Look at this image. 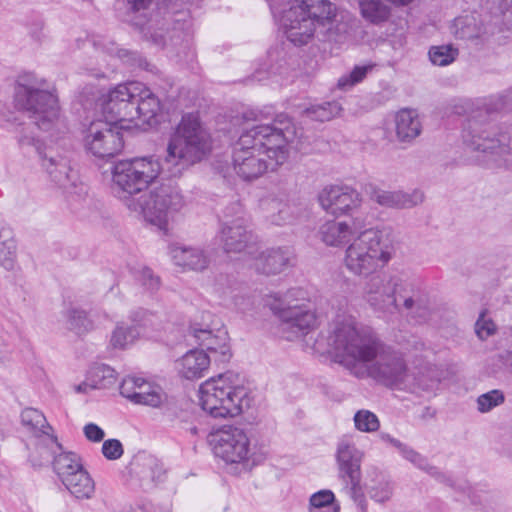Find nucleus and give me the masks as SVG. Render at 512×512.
Segmentation results:
<instances>
[{"mask_svg": "<svg viewBox=\"0 0 512 512\" xmlns=\"http://www.w3.org/2000/svg\"><path fill=\"white\" fill-rule=\"evenodd\" d=\"M219 241L227 253H241L255 243L242 205L233 202L223 210Z\"/></svg>", "mask_w": 512, "mask_h": 512, "instance_id": "nucleus-13", "label": "nucleus"}, {"mask_svg": "<svg viewBox=\"0 0 512 512\" xmlns=\"http://www.w3.org/2000/svg\"><path fill=\"white\" fill-rule=\"evenodd\" d=\"M354 426L363 432H375L380 427L376 414L369 410H359L354 414Z\"/></svg>", "mask_w": 512, "mask_h": 512, "instance_id": "nucleus-44", "label": "nucleus"}, {"mask_svg": "<svg viewBox=\"0 0 512 512\" xmlns=\"http://www.w3.org/2000/svg\"><path fill=\"white\" fill-rule=\"evenodd\" d=\"M493 14H504L512 7V0H487Z\"/></svg>", "mask_w": 512, "mask_h": 512, "instance_id": "nucleus-50", "label": "nucleus"}, {"mask_svg": "<svg viewBox=\"0 0 512 512\" xmlns=\"http://www.w3.org/2000/svg\"><path fill=\"white\" fill-rule=\"evenodd\" d=\"M102 453L109 460L119 459L123 455V446L117 439H109L104 441L102 445Z\"/></svg>", "mask_w": 512, "mask_h": 512, "instance_id": "nucleus-47", "label": "nucleus"}, {"mask_svg": "<svg viewBox=\"0 0 512 512\" xmlns=\"http://www.w3.org/2000/svg\"><path fill=\"white\" fill-rule=\"evenodd\" d=\"M365 375L386 387L411 393L432 391L438 384V379L434 377L417 378L410 375L402 354L390 346L378 360L367 365Z\"/></svg>", "mask_w": 512, "mask_h": 512, "instance_id": "nucleus-10", "label": "nucleus"}, {"mask_svg": "<svg viewBox=\"0 0 512 512\" xmlns=\"http://www.w3.org/2000/svg\"><path fill=\"white\" fill-rule=\"evenodd\" d=\"M67 324L69 329L77 334L88 332L95 327L91 317L85 311L79 309H70L67 312Z\"/></svg>", "mask_w": 512, "mask_h": 512, "instance_id": "nucleus-41", "label": "nucleus"}, {"mask_svg": "<svg viewBox=\"0 0 512 512\" xmlns=\"http://www.w3.org/2000/svg\"><path fill=\"white\" fill-rule=\"evenodd\" d=\"M342 110L338 102H325L319 105H312L305 109L304 113L312 120L329 121L340 114Z\"/></svg>", "mask_w": 512, "mask_h": 512, "instance_id": "nucleus-39", "label": "nucleus"}, {"mask_svg": "<svg viewBox=\"0 0 512 512\" xmlns=\"http://www.w3.org/2000/svg\"><path fill=\"white\" fill-rule=\"evenodd\" d=\"M120 393L136 404L154 408L160 407L166 401V394L161 387L135 376H128L122 380Z\"/></svg>", "mask_w": 512, "mask_h": 512, "instance_id": "nucleus-19", "label": "nucleus"}, {"mask_svg": "<svg viewBox=\"0 0 512 512\" xmlns=\"http://www.w3.org/2000/svg\"><path fill=\"white\" fill-rule=\"evenodd\" d=\"M138 93L135 97L134 108L137 114L135 120L150 124L160 111V102L155 94L143 83L139 82Z\"/></svg>", "mask_w": 512, "mask_h": 512, "instance_id": "nucleus-29", "label": "nucleus"}, {"mask_svg": "<svg viewBox=\"0 0 512 512\" xmlns=\"http://www.w3.org/2000/svg\"><path fill=\"white\" fill-rule=\"evenodd\" d=\"M21 423L28 433L40 439L44 446L39 445L35 453L30 456L34 466H43L51 460V454L60 450L61 445L53 434V428L49 425L44 414L35 408H25L21 413Z\"/></svg>", "mask_w": 512, "mask_h": 512, "instance_id": "nucleus-15", "label": "nucleus"}, {"mask_svg": "<svg viewBox=\"0 0 512 512\" xmlns=\"http://www.w3.org/2000/svg\"><path fill=\"white\" fill-rule=\"evenodd\" d=\"M211 149L210 136L198 117L187 114L182 117L172 135L165 156V163L173 175L200 162Z\"/></svg>", "mask_w": 512, "mask_h": 512, "instance_id": "nucleus-8", "label": "nucleus"}, {"mask_svg": "<svg viewBox=\"0 0 512 512\" xmlns=\"http://www.w3.org/2000/svg\"><path fill=\"white\" fill-rule=\"evenodd\" d=\"M244 118L247 120H255V121L258 120V118L254 112L244 114Z\"/></svg>", "mask_w": 512, "mask_h": 512, "instance_id": "nucleus-59", "label": "nucleus"}, {"mask_svg": "<svg viewBox=\"0 0 512 512\" xmlns=\"http://www.w3.org/2000/svg\"><path fill=\"white\" fill-rule=\"evenodd\" d=\"M14 101L16 107L27 112L34 124L51 139L60 138L68 131L56 89L45 78L33 72L20 74Z\"/></svg>", "mask_w": 512, "mask_h": 512, "instance_id": "nucleus-5", "label": "nucleus"}, {"mask_svg": "<svg viewBox=\"0 0 512 512\" xmlns=\"http://www.w3.org/2000/svg\"><path fill=\"white\" fill-rule=\"evenodd\" d=\"M345 263H346L347 268H349V269H350V268H351V266H350V262H349L348 257L345 259Z\"/></svg>", "mask_w": 512, "mask_h": 512, "instance_id": "nucleus-62", "label": "nucleus"}, {"mask_svg": "<svg viewBox=\"0 0 512 512\" xmlns=\"http://www.w3.org/2000/svg\"><path fill=\"white\" fill-rule=\"evenodd\" d=\"M458 55V48L451 44L432 46L428 51L430 61L436 66H447L453 63Z\"/></svg>", "mask_w": 512, "mask_h": 512, "instance_id": "nucleus-40", "label": "nucleus"}, {"mask_svg": "<svg viewBox=\"0 0 512 512\" xmlns=\"http://www.w3.org/2000/svg\"><path fill=\"white\" fill-rule=\"evenodd\" d=\"M199 403L213 418H234L250 408L251 398L239 375L228 371L200 385Z\"/></svg>", "mask_w": 512, "mask_h": 512, "instance_id": "nucleus-6", "label": "nucleus"}, {"mask_svg": "<svg viewBox=\"0 0 512 512\" xmlns=\"http://www.w3.org/2000/svg\"><path fill=\"white\" fill-rule=\"evenodd\" d=\"M338 86L340 88H344L346 86H352V73L347 78H342L338 82Z\"/></svg>", "mask_w": 512, "mask_h": 512, "instance_id": "nucleus-58", "label": "nucleus"}, {"mask_svg": "<svg viewBox=\"0 0 512 512\" xmlns=\"http://www.w3.org/2000/svg\"><path fill=\"white\" fill-rule=\"evenodd\" d=\"M135 512H170V509L168 507L156 506L151 502H146L138 506Z\"/></svg>", "mask_w": 512, "mask_h": 512, "instance_id": "nucleus-51", "label": "nucleus"}, {"mask_svg": "<svg viewBox=\"0 0 512 512\" xmlns=\"http://www.w3.org/2000/svg\"><path fill=\"white\" fill-rule=\"evenodd\" d=\"M312 349L320 354L328 353L331 359L352 370V318L349 308L343 314H337L331 322L327 335L320 334Z\"/></svg>", "mask_w": 512, "mask_h": 512, "instance_id": "nucleus-12", "label": "nucleus"}, {"mask_svg": "<svg viewBox=\"0 0 512 512\" xmlns=\"http://www.w3.org/2000/svg\"><path fill=\"white\" fill-rule=\"evenodd\" d=\"M357 484L355 481H354V502L357 503V509L359 510V512H367V501L366 499L361 496V497H356V492H357Z\"/></svg>", "mask_w": 512, "mask_h": 512, "instance_id": "nucleus-56", "label": "nucleus"}, {"mask_svg": "<svg viewBox=\"0 0 512 512\" xmlns=\"http://www.w3.org/2000/svg\"><path fill=\"white\" fill-rule=\"evenodd\" d=\"M152 2L153 0H127L129 7L133 11L147 9L152 4Z\"/></svg>", "mask_w": 512, "mask_h": 512, "instance_id": "nucleus-53", "label": "nucleus"}, {"mask_svg": "<svg viewBox=\"0 0 512 512\" xmlns=\"http://www.w3.org/2000/svg\"><path fill=\"white\" fill-rule=\"evenodd\" d=\"M359 7L363 18L374 24L385 22L390 16V8L380 0H359Z\"/></svg>", "mask_w": 512, "mask_h": 512, "instance_id": "nucleus-37", "label": "nucleus"}, {"mask_svg": "<svg viewBox=\"0 0 512 512\" xmlns=\"http://www.w3.org/2000/svg\"><path fill=\"white\" fill-rule=\"evenodd\" d=\"M55 450L56 453L53 460V467L63 484L66 480L70 479L73 474L82 470L84 467L81 458L76 453L63 452L61 451L62 448L60 450ZM52 455H54V453H52L51 456Z\"/></svg>", "mask_w": 512, "mask_h": 512, "instance_id": "nucleus-30", "label": "nucleus"}, {"mask_svg": "<svg viewBox=\"0 0 512 512\" xmlns=\"http://www.w3.org/2000/svg\"><path fill=\"white\" fill-rule=\"evenodd\" d=\"M160 174L161 165L152 156L119 160L111 168V190L130 213L167 231L185 203L174 186L161 184L150 188Z\"/></svg>", "mask_w": 512, "mask_h": 512, "instance_id": "nucleus-1", "label": "nucleus"}, {"mask_svg": "<svg viewBox=\"0 0 512 512\" xmlns=\"http://www.w3.org/2000/svg\"><path fill=\"white\" fill-rule=\"evenodd\" d=\"M321 238L330 246L347 244L352 236L351 228L344 222H327L320 229Z\"/></svg>", "mask_w": 512, "mask_h": 512, "instance_id": "nucleus-34", "label": "nucleus"}, {"mask_svg": "<svg viewBox=\"0 0 512 512\" xmlns=\"http://www.w3.org/2000/svg\"><path fill=\"white\" fill-rule=\"evenodd\" d=\"M463 143L492 169L512 168V123L506 127L491 122L468 121L462 134Z\"/></svg>", "mask_w": 512, "mask_h": 512, "instance_id": "nucleus-7", "label": "nucleus"}, {"mask_svg": "<svg viewBox=\"0 0 512 512\" xmlns=\"http://www.w3.org/2000/svg\"><path fill=\"white\" fill-rule=\"evenodd\" d=\"M292 132L288 127L261 124L242 132L232 152V169L246 182L275 170L288 158V143Z\"/></svg>", "mask_w": 512, "mask_h": 512, "instance_id": "nucleus-3", "label": "nucleus"}, {"mask_svg": "<svg viewBox=\"0 0 512 512\" xmlns=\"http://www.w3.org/2000/svg\"><path fill=\"white\" fill-rule=\"evenodd\" d=\"M354 273L370 276L365 283L364 292L367 302L381 312L401 311L402 307L412 316L424 317L426 303L421 291L411 282L399 277L373 274L385 266L393 254V245L389 236L377 228H365L359 232L354 226Z\"/></svg>", "mask_w": 512, "mask_h": 512, "instance_id": "nucleus-2", "label": "nucleus"}, {"mask_svg": "<svg viewBox=\"0 0 512 512\" xmlns=\"http://www.w3.org/2000/svg\"><path fill=\"white\" fill-rule=\"evenodd\" d=\"M475 332L481 340H484L495 332V325L482 313L475 324Z\"/></svg>", "mask_w": 512, "mask_h": 512, "instance_id": "nucleus-48", "label": "nucleus"}, {"mask_svg": "<svg viewBox=\"0 0 512 512\" xmlns=\"http://www.w3.org/2000/svg\"><path fill=\"white\" fill-rule=\"evenodd\" d=\"M318 200L321 207L335 217L349 215L352 209V189L349 186H328L319 193Z\"/></svg>", "mask_w": 512, "mask_h": 512, "instance_id": "nucleus-22", "label": "nucleus"}, {"mask_svg": "<svg viewBox=\"0 0 512 512\" xmlns=\"http://www.w3.org/2000/svg\"><path fill=\"white\" fill-rule=\"evenodd\" d=\"M63 485L78 499H90L95 492V483L85 468L73 474Z\"/></svg>", "mask_w": 512, "mask_h": 512, "instance_id": "nucleus-33", "label": "nucleus"}, {"mask_svg": "<svg viewBox=\"0 0 512 512\" xmlns=\"http://www.w3.org/2000/svg\"><path fill=\"white\" fill-rule=\"evenodd\" d=\"M292 253L287 248H273L261 252L254 260L255 269L265 275L282 272L289 264Z\"/></svg>", "mask_w": 512, "mask_h": 512, "instance_id": "nucleus-26", "label": "nucleus"}, {"mask_svg": "<svg viewBox=\"0 0 512 512\" xmlns=\"http://www.w3.org/2000/svg\"><path fill=\"white\" fill-rule=\"evenodd\" d=\"M505 401L504 393L499 389H493L477 398V409L481 413H487L495 407L502 405Z\"/></svg>", "mask_w": 512, "mask_h": 512, "instance_id": "nucleus-43", "label": "nucleus"}, {"mask_svg": "<svg viewBox=\"0 0 512 512\" xmlns=\"http://www.w3.org/2000/svg\"><path fill=\"white\" fill-rule=\"evenodd\" d=\"M362 456H363V453H362V452L354 451V454H353L354 461H355V460H360Z\"/></svg>", "mask_w": 512, "mask_h": 512, "instance_id": "nucleus-61", "label": "nucleus"}, {"mask_svg": "<svg viewBox=\"0 0 512 512\" xmlns=\"http://www.w3.org/2000/svg\"><path fill=\"white\" fill-rule=\"evenodd\" d=\"M351 248H352V245H349L347 248V252H349Z\"/></svg>", "mask_w": 512, "mask_h": 512, "instance_id": "nucleus-64", "label": "nucleus"}, {"mask_svg": "<svg viewBox=\"0 0 512 512\" xmlns=\"http://www.w3.org/2000/svg\"><path fill=\"white\" fill-rule=\"evenodd\" d=\"M270 306L280 319L282 336L289 341L306 336L318 325L316 311L303 289L288 290Z\"/></svg>", "mask_w": 512, "mask_h": 512, "instance_id": "nucleus-9", "label": "nucleus"}, {"mask_svg": "<svg viewBox=\"0 0 512 512\" xmlns=\"http://www.w3.org/2000/svg\"><path fill=\"white\" fill-rule=\"evenodd\" d=\"M42 166L51 179L61 186H65L70 178L71 168L68 157L58 153L53 147H46L39 151Z\"/></svg>", "mask_w": 512, "mask_h": 512, "instance_id": "nucleus-24", "label": "nucleus"}, {"mask_svg": "<svg viewBox=\"0 0 512 512\" xmlns=\"http://www.w3.org/2000/svg\"><path fill=\"white\" fill-rule=\"evenodd\" d=\"M85 437L91 442H100L104 439L105 433L102 428L94 423H88L83 428Z\"/></svg>", "mask_w": 512, "mask_h": 512, "instance_id": "nucleus-49", "label": "nucleus"}, {"mask_svg": "<svg viewBox=\"0 0 512 512\" xmlns=\"http://www.w3.org/2000/svg\"><path fill=\"white\" fill-rule=\"evenodd\" d=\"M373 67V65L354 66V84L361 82Z\"/></svg>", "mask_w": 512, "mask_h": 512, "instance_id": "nucleus-52", "label": "nucleus"}, {"mask_svg": "<svg viewBox=\"0 0 512 512\" xmlns=\"http://www.w3.org/2000/svg\"><path fill=\"white\" fill-rule=\"evenodd\" d=\"M211 358L203 350H190L176 362L180 376L187 380L201 378L208 371Z\"/></svg>", "mask_w": 512, "mask_h": 512, "instance_id": "nucleus-25", "label": "nucleus"}, {"mask_svg": "<svg viewBox=\"0 0 512 512\" xmlns=\"http://www.w3.org/2000/svg\"><path fill=\"white\" fill-rule=\"evenodd\" d=\"M17 260V246L12 230L0 219V265L7 270L14 269Z\"/></svg>", "mask_w": 512, "mask_h": 512, "instance_id": "nucleus-32", "label": "nucleus"}, {"mask_svg": "<svg viewBox=\"0 0 512 512\" xmlns=\"http://www.w3.org/2000/svg\"><path fill=\"white\" fill-rule=\"evenodd\" d=\"M139 335L135 326H126L124 323L117 324L111 336V344L115 348H124L132 343Z\"/></svg>", "mask_w": 512, "mask_h": 512, "instance_id": "nucleus-42", "label": "nucleus"}, {"mask_svg": "<svg viewBox=\"0 0 512 512\" xmlns=\"http://www.w3.org/2000/svg\"><path fill=\"white\" fill-rule=\"evenodd\" d=\"M208 441L215 456L226 464H237L250 469L259 462L250 438L242 428L223 425L209 434Z\"/></svg>", "mask_w": 512, "mask_h": 512, "instance_id": "nucleus-11", "label": "nucleus"}, {"mask_svg": "<svg viewBox=\"0 0 512 512\" xmlns=\"http://www.w3.org/2000/svg\"><path fill=\"white\" fill-rule=\"evenodd\" d=\"M400 453L407 461L411 462L414 466L423 471L431 473L432 470L434 469V467H432L428 463L427 459L424 456H422L420 453H418L408 445H405V447L402 449Z\"/></svg>", "mask_w": 512, "mask_h": 512, "instance_id": "nucleus-45", "label": "nucleus"}, {"mask_svg": "<svg viewBox=\"0 0 512 512\" xmlns=\"http://www.w3.org/2000/svg\"><path fill=\"white\" fill-rule=\"evenodd\" d=\"M177 34V38H180L181 34L178 30H175L174 33L169 37V41L174 44V36Z\"/></svg>", "mask_w": 512, "mask_h": 512, "instance_id": "nucleus-60", "label": "nucleus"}, {"mask_svg": "<svg viewBox=\"0 0 512 512\" xmlns=\"http://www.w3.org/2000/svg\"><path fill=\"white\" fill-rule=\"evenodd\" d=\"M261 206L271 223L275 225H284L293 219L291 205L282 198L269 197L262 201Z\"/></svg>", "mask_w": 512, "mask_h": 512, "instance_id": "nucleus-31", "label": "nucleus"}, {"mask_svg": "<svg viewBox=\"0 0 512 512\" xmlns=\"http://www.w3.org/2000/svg\"><path fill=\"white\" fill-rule=\"evenodd\" d=\"M138 87L139 82L131 81L112 88L102 104L104 116L118 124L134 121L137 114L134 104Z\"/></svg>", "mask_w": 512, "mask_h": 512, "instance_id": "nucleus-17", "label": "nucleus"}, {"mask_svg": "<svg viewBox=\"0 0 512 512\" xmlns=\"http://www.w3.org/2000/svg\"><path fill=\"white\" fill-rule=\"evenodd\" d=\"M204 318L208 320V319L212 318V315L207 313V314L204 315Z\"/></svg>", "mask_w": 512, "mask_h": 512, "instance_id": "nucleus-63", "label": "nucleus"}, {"mask_svg": "<svg viewBox=\"0 0 512 512\" xmlns=\"http://www.w3.org/2000/svg\"><path fill=\"white\" fill-rule=\"evenodd\" d=\"M388 348L370 328H354V375L363 377L367 365L378 360Z\"/></svg>", "mask_w": 512, "mask_h": 512, "instance_id": "nucleus-18", "label": "nucleus"}, {"mask_svg": "<svg viewBox=\"0 0 512 512\" xmlns=\"http://www.w3.org/2000/svg\"><path fill=\"white\" fill-rule=\"evenodd\" d=\"M117 381L113 368L105 364L93 366L87 376V384L95 389H107L115 385Z\"/></svg>", "mask_w": 512, "mask_h": 512, "instance_id": "nucleus-36", "label": "nucleus"}, {"mask_svg": "<svg viewBox=\"0 0 512 512\" xmlns=\"http://www.w3.org/2000/svg\"><path fill=\"white\" fill-rule=\"evenodd\" d=\"M170 255L173 262L184 269L202 271L209 264L207 255L200 248L172 245Z\"/></svg>", "mask_w": 512, "mask_h": 512, "instance_id": "nucleus-28", "label": "nucleus"}, {"mask_svg": "<svg viewBox=\"0 0 512 512\" xmlns=\"http://www.w3.org/2000/svg\"><path fill=\"white\" fill-rule=\"evenodd\" d=\"M336 460L340 474L352 479V436L344 435L337 444Z\"/></svg>", "mask_w": 512, "mask_h": 512, "instance_id": "nucleus-38", "label": "nucleus"}, {"mask_svg": "<svg viewBox=\"0 0 512 512\" xmlns=\"http://www.w3.org/2000/svg\"><path fill=\"white\" fill-rule=\"evenodd\" d=\"M189 335L194 343L206 349L214 361L225 363L232 356L227 330L219 321L209 323L194 322L189 328Z\"/></svg>", "mask_w": 512, "mask_h": 512, "instance_id": "nucleus-16", "label": "nucleus"}, {"mask_svg": "<svg viewBox=\"0 0 512 512\" xmlns=\"http://www.w3.org/2000/svg\"><path fill=\"white\" fill-rule=\"evenodd\" d=\"M137 281L149 292H155L160 288V278L150 268H142L137 273Z\"/></svg>", "mask_w": 512, "mask_h": 512, "instance_id": "nucleus-46", "label": "nucleus"}, {"mask_svg": "<svg viewBox=\"0 0 512 512\" xmlns=\"http://www.w3.org/2000/svg\"><path fill=\"white\" fill-rule=\"evenodd\" d=\"M152 41L157 45H163L165 46L167 44V41L162 33H155L151 36Z\"/></svg>", "mask_w": 512, "mask_h": 512, "instance_id": "nucleus-57", "label": "nucleus"}, {"mask_svg": "<svg viewBox=\"0 0 512 512\" xmlns=\"http://www.w3.org/2000/svg\"><path fill=\"white\" fill-rule=\"evenodd\" d=\"M307 512H341V506L332 490L321 489L310 495Z\"/></svg>", "mask_w": 512, "mask_h": 512, "instance_id": "nucleus-35", "label": "nucleus"}, {"mask_svg": "<svg viewBox=\"0 0 512 512\" xmlns=\"http://www.w3.org/2000/svg\"><path fill=\"white\" fill-rule=\"evenodd\" d=\"M394 121L397 139L402 143L413 142L422 132V123L415 109L399 110Z\"/></svg>", "mask_w": 512, "mask_h": 512, "instance_id": "nucleus-27", "label": "nucleus"}, {"mask_svg": "<svg viewBox=\"0 0 512 512\" xmlns=\"http://www.w3.org/2000/svg\"><path fill=\"white\" fill-rule=\"evenodd\" d=\"M450 32L458 40L480 45L489 40L493 29L491 25L484 24L475 15H464L453 20Z\"/></svg>", "mask_w": 512, "mask_h": 512, "instance_id": "nucleus-20", "label": "nucleus"}, {"mask_svg": "<svg viewBox=\"0 0 512 512\" xmlns=\"http://www.w3.org/2000/svg\"><path fill=\"white\" fill-rule=\"evenodd\" d=\"M364 487L370 498L377 503L391 500L394 493V482L391 477L376 467L367 470Z\"/></svg>", "mask_w": 512, "mask_h": 512, "instance_id": "nucleus-23", "label": "nucleus"}, {"mask_svg": "<svg viewBox=\"0 0 512 512\" xmlns=\"http://www.w3.org/2000/svg\"><path fill=\"white\" fill-rule=\"evenodd\" d=\"M274 19L294 45H305L318 30L330 29L337 8L329 0H266Z\"/></svg>", "mask_w": 512, "mask_h": 512, "instance_id": "nucleus-4", "label": "nucleus"}, {"mask_svg": "<svg viewBox=\"0 0 512 512\" xmlns=\"http://www.w3.org/2000/svg\"><path fill=\"white\" fill-rule=\"evenodd\" d=\"M121 127L116 122L96 120L91 122L84 136L87 151L98 158L113 157L124 147Z\"/></svg>", "mask_w": 512, "mask_h": 512, "instance_id": "nucleus-14", "label": "nucleus"}, {"mask_svg": "<svg viewBox=\"0 0 512 512\" xmlns=\"http://www.w3.org/2000/svg\"><path fill=\"white\" fill-rule=\"evenodd\" d=\"M380 439L384 442H387L389 444H391L392 446H394L395 448L398 449L399 452L402 451V449L405 447L406 444L402 443L401 441H399L398 439L392 437L390 434L388 433H381L380 434Z\"/></svg>", "mask_w": 512, "mask_h": 512, "instance_id": "nucleus-54", "label": "nucleus"}, {"mask_svg": "<svg viewBox=\"0 0 512 512\" xmlns=\"http://www.w3.org/2000/svg\"><path fill=\"white\" fill-rule=\"evenodd\" d=\"M363 189L365 195L369 196L379 205L388 208H412L424 200V195L420 190H413L412 192L386 191L370 183L365 184Z\"/></svg>", "mask_w": 512, "mask_h": 512, "instance_id": "nucleus-21", "label": "nucleus"}, {"mask_svg": "<svg viewBox=\"0 0 512 512\" xmlns=\"http://www.w3.org/2000/svg\"><path fill=\"white\" fill-rule=\"evenodd\" d=\"M116 54V56H118L120 59L124 60V61H130L132 59H134V54L128 50H125V49H115V48H111L109 49V53H114Z\"/></svg>", "mask_w": 512, "mask_h": 512, "instance_id": "nucleus-55", "label": "nucleus"}]
</instances>
